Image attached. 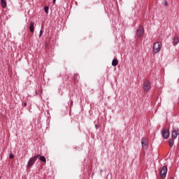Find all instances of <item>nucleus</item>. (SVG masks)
<instances>
[{
    "label": "nucleus",
    "mask_w": 179,
    "mask_h": 179,
    "mask_svg": "<svg viewBox=\"0 0 179 179\" xmlns=\"http://www.w3.org/2000/svg\"><path fill=\"white\" fill-rule=\"evenodd\" d=\"M29 30L31 33H34V22H31L30 23Z\"/></svg>",
    "instance_id": "nucleus-8"
},
{
    "label": "nucleus",
    "mask_w": 179,
    "mask_h": 179,
    "mask_svg": "<svg viewBox=\"0 0 179 179\" xmlns=\"http://www.w3.org/2000/svg\"><path fill=\"white\" fill-rule=\"evenodd\" d=\"M95 127L96 129H99V126L97 124H96Z\"/></svg>",
    "instance_id": "nucleus-19"
},
{
    "label": "nucleus",
    "mask_w": 179,
    "mask_h": 179,
    "mask_svg": "<svg viewBox=\"0 0 179 179\" xmlns=\"http://www.w3.org/2000/svg\"><path fill=\"white\" fill-rule=\"evenodd\" d=\"M141 145L143 149H148V138L146 137L142 138Z\"/></svg>",
    "instance_id": "nucleus-6"
},
{
    "label": "nucleus",
    "mask_w": 179,
    "mask_h": 179,
    "mask_svg": "<svg viewBox=\"0 0 179 179\" xmlns=\"http://www.w3.org/2000/svg\"><path fill=\"white\" fill-rule=\"evenodd\" d=\"M162 50V43L157 42L154 44L153 46V51L155 52V54H157V52H159V51Z\"/></svg>",
    "instance_id": "nucleus-1"
},
{
    "label": "nucleus",
    "mask_w": 179,
    "mask_h": 179,
    "mask_svg": "<svg viewBox=\"0 0 179 179\" xmlns=\"http://www.w3.org/2000/svg\"><path fill=\"white\" fill-rule=\"evenodd\" d=\"M57 0H53V3H55Z\"/></svg>",
    "instance_id": "nucleus-20"
},
{
    "label": "nucleus",
    "mask_w": 179,
    "mask_h": 179,
    "mask_svg": "<svg viewBox=\"0 0 179 179\" xmlns=\"http://www.w3.org/2000/svg\"><path fill=\"white\" fill-rule=\"evenodd\" d=\"M39 159H40L41 162H43V163H45L47 162V159H45V157H44V156H41L39 157Z\"/></svg>",
    "instance_id": "nucleus-13"
},
{
    "label": "nucleus",
    "mask_w": 179,
    "mask_h": 179,
    "mask_svg": "<svg viewBox=\"0 0 179 179\" xmlns=\"http://www.w3.org/2000/svg\"><path fill=\"white\" fill-rule=\"evenodd\" d=\"M169 143L170 148H173L174 145V140H173V138H170L169 141Z\"/></svg>",
    "instance_id": "nucleus-11"
},
{
    "label": "nucleus",
    "mask_w": 179,
    "mask_h": 179,
    "mask_svg": "<svg viewBox=\"0 0 179 179\" xmlns=\"http://www.w3.org/2000/svg\"><path fill=\"white\" fill-rule=\"evenodd\" d=\"M164 5L165 6H169V3L167 2V1H164Z\"/></svg>",
    "instance_id": "nucleus-16"
},
{
    "label": "nucleus",
    "mask_w": 179,
    "mask_h": 179,
    "mask_svg": "<svg viewBox=\"0 0 179 179\" xmlns=\"http://www.w3.org/2000/svg\"><path fill=\"white\" fill-rule=\"evenodd\" d=\"M143 89L145 92H149L150 90V83L148 80H144Z\"/></svg>",
    "instance_id": "nucleus-4"
},
{
    "label": "nucleus",
    "mask_w": 179,
    "mask_h": 179,
    "mask_svg": "<svg viewBox=\"0 0 179 179\" xmlns=\"http://www.w3.org/2000/svg\"><path fill=\"white\" fill-rule=\"evenodd\" d=\"M178 43H179L178 38H174V39H173V45H177V44H178Z\"/></svg>",
    "instance_id": "nucleus-12"
},
{
    "label": "nucleus",
    "mask_w": 179,
    "mask_h": 179,
    "mask_svg": "<svg viewBox=\"0 0 179 179\" xmlns=\"http://www.w3.org/2000/svg\"><path fill=\"white\" fill-rule=\"evenodd\" d=\"M27 106V103H24V106L26 107Z\"/></svg>",
    "instance_id": "nucleus-21"
},
{
    "label": "nucleus",
    "mask_w": 179,
    "mask_h": 179,
    "mask_svg": "<svg viewBox=\"0 0 179 179\" xmlns=\"http://www.w3.org/2000/svg\"><path fill=\"white\" fill-rule=\"evenodd\" d=\"M48 9H49L48 6L44 7V10L47 15H48Z\"/></svg>",
    "instance_id": "nucleus-14"
},
{
    "label": "nucleus",
    "mask_w": 179,
    "mask_h": 179,
    "mask_svg": "<svg viewBox=\"0 0 179 179\" xmlns=\"http://www.w3.org/2000/svg\"><path fill=\"white\" fill-rule=\"evenodd\" d=\"M1 5L2 8H6V0H1Z\"/></svg>",
    "instance_id": "nucleus-9"
},
{
    "label": "nucleus",
    "mask_w": 179,
    "mask_h": 179,
    "mask_svg": "<svg viewBox=\"0 0 179 179\" xmlns=\"http://www.w3.org/2000/svg\"><path fill=\"white\" fill-rule=\"evenodd\" d=\"M166 176H167V166H164L160 171V177L166 178Z\"/></svg>",
    "instance_id": "nucleus-5"
},
{
    "label": "nucleus",
    "mask_w": 179,
    "mask_h": 179,
    "mask_svg": "<svg viewBox=\"0 0 179 179\" xmlns=\"http://www.w3.org/2000/svg\"><path fill=\"white\" fill-rule=\"evenodd\" d=\"M113 66H117L118 65V59H114L112 62Z\"/></svg>",
    "instance_id": "nucleus-10"
},
{
    "label": "nucleus",
    "mask_w": 179,
    "mask_h": 179,
    "mask_svg": "<svg viewBox=\"0 0 179 179\" xmlns=\"http://www.w3.org/2000/svg\"><path fill=\"white\" fill-rule=\"evenodd\" d=\"M42 36H43V30H41L39 33V37H41Z\"/></svg>",
    "instance_id": "nucleus-17"
},
{
    "label": "nucleus",
    "mask_w": 179,
    "mask_h": 179,
    "mask_svg": "<svg viewBox=\"0 0 179 179\" xmlns=\"http://www.w3.org/2000/svg\"><path fill=\"white\" fill-rule=\"evenodd\" d=\"M10 159H13V154H10V156H9Z\"/></svg>",
    "instance_id": "nucleus-18"
},
{
    "label": "nucleus",
    "mask_w": 179,
    "mask_h": 179,
    "mask_svg": "<svg viewBox=\"0 0 179 179\" xmlns=\"http://www.w3.org/2000/svg\"><path fill=\"white\" fill-rule=\"evenodd\" d=\"M143 33H145L143 27L142 26H140L136 31V37L137 38H139V37H142L143 36Z\"/></svg>",
    "instance_id": "nucleus-2"
},
{
    "label": "nucleus",
    "mask_w": 179,
    "mask_h": 179,
    "mask_svg": "<svg viewBox=\"0 0 179 179\" xmlns=\"http://www.w3.org/2000/svg\"><path fill=\"white\" fill-rule=\"evenodd\" d=\"M39 157H40V155H38L30 158L28 162V167H31V166L34 164V163L36 162V160H37V159H38Z\"/></svg>",
    "instance_id": "nucleus-3"
},
{
    "label": "nucleus",
    "mask_w": 179,
    "mask_h": 179,
    "mask_svg": "<svg viewBox=\"0 0 179 179\" xmlns=\"http://www.w3.org/2000/svg\"><path fill=\"white\" fill-rule=\"evenodd\" d=\"M162 136L165 139H167L170 136V131L167 130L166 129H164L162 131Z\"/></svg>",
    "instance_id": "nucleus-7"
},
{
    "label": "nucleus",
    "mask_w": 179,
    "mask_h": 179,
    "mask_svg": "<svg viewBox=\"0 0 179 179\" xmlns=\"http://www.w3.org/2000/svg\"><path fill=\"white\" fill-rule=\"evenodd\" d=\"M73 79H74V80H78V74H75L74 76H73Z\"/></svg>",
    "instance_id": "nucleus-15"
}]
</instances>
